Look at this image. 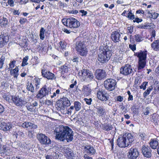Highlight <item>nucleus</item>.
Masks as SVG:
<instances>
[{
	"mask_svg": "<svg viewBox=\"0 0 159 159\" xmlns=\"http://www.w3.org/2000/svg\"><path fill=\"white\" fill-rule=\"evenodd\" d=\"M54 132L55 139L57 140L63 141L66 139L68 142L73 139V131L68 126H59L56 127Z\"/></svg>",
	"mask_w": 159,
	"mask_h": 159,
	"instance_id": "nucleus-1",
	"label": "nucleus"
},
{
	"mask_svg": "<svg viewBox=\"0 0 159 159\" xmlns=\"http://www.w3.org/2000/svg\"><path fill=\"white\" fill-rule=\"evenodd\" d=\"M134 140V138L131 134L126 133L117 139V144L120 148H125L130 145Z\"/></svg>",
	"mask_w": 159,
	"mask_h": 159,
	"instance_id": "nucleus-2",
	"label": "nucleus"
},
{
	"mask_svg": "<svg viewBox=\"0 0 159 159\" xmlns=\"http://www.w3.org/2000/svg\"><path fill=\"white\" fill-rule=\"evenodd\" d=\"M62 22L64 25L71 29H76L80 26V22L73 17L63 18L62 20Z\"/></svg>",
	"mask_w": 159,
	"mask_h": 159,
	"instance_id": "nucleus-3",
	"label": "nucleus"
},
{
	"mask_svg": "<svg viewBox=\"0 0 159 159\" xmlns=\"http://www.w3.org/2000/svg\"><path fill=\"white\" fill-rule=\"evenodd\" d=\"M75 49L79 55L83 56H86L88 51L84 41H80L77 42L76 44Z\"/></svg>",
	"mask_w": 159,
	"mask_h": 159,
	"instance_id": "nucleus-4",
	"label": "nucleus"
},
{
	"mask_svg": "<svg viewBox=\"0 0 159 159\" xmlns=\"http://www.w3.org/2000/svg\"><path fill=\"white\" fill-rule=\"evenodd\" d=\"M11 102L17 106L22 107L25 106L27 103V102L25 99L18 95H13Z\"/></svg>",
	"mask_w": 159,
	"mask_h": 159,
	"instance_id": "nucleus-5",
	"label": "nucleus"
},
{
	"mask_svg": "<svg viewBox=\"0 0 159 159\" xmlns=\"http://www.w3.org/2000/svg\"><path fill=\"white\" fill-rule=\"evenodd\" d=\"M47 66L44 65L41 69V73L42 76L43 77L48 80H53L56 79L55 75L53 73L50 72L47 69Z\"/></svg>",
	"mask_w": 159,
	"mask_h": 159,
	"instance_id": "nucleus-6",
	"label": "nucleus"
},
{
	"mask_svg": "<svg viewBox=\"0 0 159 159\" xmlns=\"http://www.w3.org/2000/svg\"><path fill=\"white\" fill-rule=\"evenodd\" d=\"M70 101L66 97L60 98L57 102V105L61 110H64L70 106Z\"/></svg>",
	"mask_w": 159,
	"mask_h": 159,
	"instance_id": "nucleus-7",
	"label": "nucleus"
},
{
	"mask_svg": "<svg viewBox=\"0 0 159 159\" xmlns=\"http://www.w3.org/2000/svg\"><path fill=\"white\" fill-rule=\"evenodd\" d=\"M11 147L8 144L2 145L0 144V153L2 155L10 156L12 153Z\"/></svg>",
	"mask_w": 159,
	"mask_h": 159,
	"instance_id": "nucleus-8",
	"label": "nucleus"
},
{
	"mask_svg": "<svg viewBox=\"0 0 159 159\" xmlns=\"http://www.w3.org/2000/svg\"><path fill=\"white\" fill-rule=\"evenodd\" d=\"M50 89L46 85H44L38 91L36 95L37 98L42 99L43 98L48 95L50 91Z\"/></svg>",
	"mask_w": 159,
	"mask_h": 159,
	"instance_id": "nucleus-9",
	"label": "nucleus"
},
{
	"mask_svg": "<svg viewBox=\"0 0 159 159\" xmlns=\"http://www.w3.org/2000/svg\"><path fill=\"white\" fill-rule=\"evenodd\" d=\"M139 155L138 149L135 147L130 148L127 154V157L129 159H136Z\"/></svg>",
	"mask_w": 159,
	"mask_h": 159,
	"instance_id": "nucleus-10",
	"label": "nucleus"
},
{
	"mask_svg": "<svg viewBox=\"0 0 159 159\" xmlns=\"http://www.w3.org/2000/svg\"><path fill=\"white\" fill-rule=\"evenodd\" d=\"M107 52L105 50L98 55V59L101 63H104L109 60V57L108 54H107Z\"/></svg>",
	"mask_w": 159,
	"mask_h": 159,
	"instance_id": "nucleus-11",
	"label": "nucleus"
},
{
	"mask_svg": "<svg viewBox=\"0 0 159 159\" xmlns=\"http://www.w3.org/2000/svg\"><path fill=\"white\" fill-rule=\"evenodd\" d=\"M63 153L67 159H75L76 158L75 154L73 151L69 148L64 149Z\"/></svg>",
	"mask_w": 159,
	"mask_h": 159,
	"instance_id": "nucleus-12",
	"label": "nucleus"
},
{
	"mask_svg": "<svg viewBox=\"0 0 159 159\" xmlns=\"http://www.w3.org/2000/svg\"><path fill=\"white\" fill-rule=\"evenodd\" d=\"M120 73L125 75H127L133 72L131 66L129 64H126L121 67Z\"/></svg>",
	"mask_w": 159,
	"mask_h": 159,
	"instance_id": "nucleus-13",
	"label": "nucleus"
},
{
	"mask_svg": "<svg viewBox=\"0 0 159 159\" xmlns=\"http://www.w3.org/2000/svg\"><path fill=\"white\" fill-rule=\"evenodd\" d=\"M38 140L42 144L48 145L51 143V140L45 134H40L38 136Z\"/></svg>",
	"mask_w": 159,
	"mask_h": 159,
	"instance_id": "nucleus-14",
	"label": "nucleus"
},
{
	"mask_svg": "<svg viewBox=\"0 0 159 159\" xmlns=\"http://www.w3.org/2000/svg\"><path fill=\"white\" fill-rule=\"evenodd\" d=\"M97 96L99 99L104 101H106L109 98L107 92L102 90H99L97 92Z\"/></svg>",
	"mask_w": 159,
	"mask_h": 159,
	"instance_id": "nucleus-15",
	"label": "nucleus"
},
{
	"mask_svg": "<svg viewBox=\"0 0 159 159\" xmlns=\"http://www.w3.org/2000/svg\"><path fill=\"white\" fill-rule=\"evenodd\" d=\"M38 105V102L36 101H35L32 103L30 102H28L26 105V107L28 111L33 112L37 110V107Z\"/></svg>",
	"mask_w": 159,
	"mask_h": 159,
	"instance_id": "nucleus-16",
	"label": "nucleus"
},
{
	"mask_svg": "<svg viewBox=\"0 0 159 159\" xmlns=\"http://www.w3.org/2000/svg\"><path fill=\"white\" fill-rule=\"evenodd\" d=\"M141 151L142 153L145 157L149 158L152 156V150L149 147L143 145Z\"/></svg>",
	"mask_w": 159,
	"mask_h": 159,
	"instance_id": "nucleus-17",
	"label": "nucleus"
},
{
	"mask_svg": "<svg viewBox=\"0 0 159 159\" xmlns=\"http://www.w3.org/2000/svg\"><path fill=\"white\" fill-rule=\"evenodd\" d=\"M32 85L36 87V89H37L39 88V85L41 83L40 79L38 77L34 76L31 79L30 81Z\"/></svg>",
	"mask_w": 159,
	"mask_h": 159,
	"instance_id": "nucleus-18",
	"label": "nucleus"
},
{
	"mask_svg": "<svg viewBox=\"0 0 159 159\" xmlns=\"http://www.w3.org/2000/svg\"><path fill=\"white\" fill-rule=\"evenodd\" d=\"M95 78L97 80H101L106 77V73L103 70L98 69L96 71Z\"/></svg>",
	"mask_w": 159,
	"mask_h": 159,
	"instance_id": "nucleus-19",
	"label": "nucleus"
},
{
	"mask_svg": "<svg viewBox=\"0 0 159 159\" xmlns=\"http://www.w3.org/2000/svg\"><path fill=\"white\" fill-rule=\"evenodd\" d=\"M92 91L89 84L84 85L82 89L83 93L85 97L89 96L91 94Z\"/></svg>",
	"mask_w": 159,
	"mask_h": 159,
	"instance_id": "nucleus-20",
	"label": "nucleus"
},
{
	"mask_svg": "<svg viewBox=\"0 0 159 159\" xmlns=\"http://www.w3.org/2000/svg\"><path fill=\"white\" fill-rule=\"evenodd\" d=\"M146 57L147 56H145L139 59L138 67V69L139 70L143 69L145 66L146 63Z\"/></svg>",
	"mask_w": 159,
	"mask_h": 159,
	"instance_id": "nucleus-21",
	"label": "nucleus"
},
{
	"mask_svg": "<svg viewBox=\"0 0 159 159\" xmlns=\"http://www.w3.org/2000/svg\"><path fill=\"white\" fill-rule=\"evenodd\" d=\"M84 152L87 153L88 155H92L94 154L95 150L91 146L86 145L84 147Z\"/></svg>",
	"mask_w": 159,
	"mask_h": 159,
	"instance_id": "nucleus-22",
	"label": "nucleus"
},
{
	"mask_svg": "<svg viewBox=\"0 0 159 159\" xmlns=\"http://www.w3.org/2000/svg\"><path fill=\"white\" fill-rule=\"evenodd\" d=\"M3 98L9 103H11L12 101V96L11 93L7 91L2 92L1 93Z\"/></svg>",
	"mask_w": 159,
	"mask_h": 159,
	"instance_id": "nucleus-23",
	"label": "nucleus"
},
{
	"mask_svg": "<svg viewBox=\"0 0 159 159\" xmlns=\"http://www.w3.org/2000/svg\"><path fill=\"white\" fill-rule=\"evenodd\" d=\"M11 128V125L9 123L5 122L0 123V129L4 131L9 130Z\"/></svg>",
	"mask_w": 159,
	"mask_h": 159,
	"instance_id": "nucleus-24",
	"label": "nucleus"
},
{
	"mask_svg": "<svg viewBox=\"0 0 159 159\" xmlns=\"http://www.w3.org/2000/svg\"><path fill=\"white\" fill-rule=\"evenodd\" d=\"M81 71L82 75L86 76L87 78L90 80L93 78V76L92 73L89 70L84 69L82 70Z\"/></svg>",
	"mask_w": 159,
	"mask_h": 159,
	"instance_id": "nucleus-25",
	"label": "nucleus"
},
{
	"mask_svg": "<svg viewBox=\"0 0 159 159\" xmlns=\"http://www.w3.org/2000/svg\"><path fill=\"white\" fill-rule=\"evenodd\" d=\"M120 34L118 32L115 31L113 32L111 35V38L113 42L116 43L120 41Z\"/></svg>",
	"mask_w": 159,
	"mask_h": 159,
	"instance_id": "nucleus-26",
	"label": "nucleus"
},
{
	"mask_svg": "<svg viewBox=\"0 0 159 159\" xmlns=\"http://www.w3.org/2000/svg\"><path fill=\"white\" fill-rule=\"evenodd\" d=\"M35 125L33 123L30 122L25 121L22 124L21 126L23 128H26L29 129L34 128Z\"/></svg>",
	"mask_w": 159,
	"mask_h": 159,
	"instance_id": "nucleus-27",
	"label": "nucleus"
},
{
	"mask_svg": "<svg viewBox=\"0 0 159 159\" xmlns=\"http://www.w3.org/2000/svg\"><path fill=\"white\" fill-rule=\"evenodd\" d=\"M9 37L7 36H3L0 38V48L2 47L9 41Z\"/></svg>",
	"mask_w": 159,
	"mask_h": 159,
	"instance_id": "nucleus-28",
	"label": "nucleus"
},
{
	"mask_svg": "<svg viewBox=\"0 0 159 159\" xmlns=\"http://www.w3.org/2000/svg\"><path fill=\"white\" fill-rule=\"evenodd\" d=\"M150 147L153 149H156L158 146L159 143L154 139H151L149 143Z\"/></svg>",
	"mask_w": 159,
	"mask_h": 159,
	"instance_id": "nucleus-29",
	"label": "nucleus"
},
{
	"mask_svg": "<svg viewBox=\"0 0 159 159\" xmlns=\"http://www.w3.org/2000/svg\"><path fill=\"white\" fill-rule=\"evenodd\" d=\"M19 70L17 66L14 69H11L10 70V75L13 76L14 78H17L19 75Z\"/></svg>",
	"mask_w": 159,
	"mask_h": 159,
	"instance_id": "nucleus-30",
	"label": "nucleus"
},
{
	"mask_svg": "<svg viewBox=\"0 0 159 159\" xmlns=\"http://www.w3.org/2000/svg\"><path fill=\"white\" fill-rule=\"evenodd\" d=\"M152 48L155 51L159 50V40L154 41L151 44Z\"/></svg>",
	"mask_w": 159,
	"mask_h": 159,
	"instance_id": "nucleus-31",
	"label": "nucleus"
},
{
	"mask_svg": "<svg viewBox=\"0 0 159 159\" xmlns=\"http://www.w3.org/2000/svg\"><path fill=\"white\" fill-rule=\"evenodd\" d=\"M147 51H143L135 53L134 55L137 56L139 58V59H140L144 57L147 56Z\"/></svg>",
	"mask_w": 159,
	"mask_h": 159,
	"instance_id": "nucleus-32",
	"label": "nucleus"
},
{
	"mask_svg": "<svg viewBox=\"0 0 159 159\" xmlns=\"http://www.w3.org/2000/svg\"><path fill=\"white\" fill-rule=\"evenodd\" d=\"M58 44L59 46L58 49H60L61 52V50H63L66 49L67 44L66 42L61 41L58 43Z\"/></svg>",
	"mask_w": 159,
	"mask_h": 159,
	"instance_id": "nucleus-33",
	"label": "nucleus"
},
{
	"mask_svg": "<svg viewBox=\"0 0 159 159\" xmlns=\"http://www.w3.org/2000/svg\"><path fill=\"white\" fill-rule=\"evenodd\" d=\"M8 24V20L6 18L3 17L2 19L0 20V26L2 27H6Z\"/></svg>",
	"mask_w": 159,
	"mask_h": 159,
	"instance_id": "nucleus-34",
	"label": "nucleus"
},
{
	"mask_svg": "<svg viewBox=\"0 0 159 159\" xmlns=\"http://www.w3.org/2000/svg\"><path fill=\"white\" fill-rule=\"evenodd\" d=\"M34 86L30 81H28L26 85V89L28 91L33 93L34 92Z\"/></svg>",
	"mask_w": 159,
	"mask_h": 159,
	"instance_id": "nucleus-35",
	"label": "nucleus"
},
{
	"mask_svg": "<svg viewBox=\"0 0 159 159\" xmlns=\"http://www.w3.org/2000/svg\"><path fill=\"white\" fill-rule=\"evenodd\" d=\"M81 104L78 101H75L74 102V109L75 111H78L80 110L81 108Z\"/></svg>",
	"mask_w": 159,
	"mask_h": 159,
	"instance_id": "nucleus-36",
	"label": "nucleus"
},
{
	"mask_svg": "<svg viewBox=\"0 0 159 159\" xmlns=\"http://www.w3.org/2000/svg\"><path fill=\"white\" fill-rule=\"evenodd\" d=\"M97 112L100 116H102L105 112V110L102 107H99L97 108Z\"/></svg>",
	"mask_w": 159,
	"mask_h": 159,
	"instance_id": "nucleus-37",
	"label": "nucleus"
},
{
	"mask_svg": "<svg viewBox=\"0 0 159 159\" xmlns=\"http://www.w3.org/2000/svg\"><path fill=\"white\" fill-rule=\"evenodd\" d=\"M116 84L115 80L110 79V91H111L115 89Z\"/></svg>",
	"mask_w": 159,
	"mask_h": 159,
	"instance_id": "nucleus-38",
	"label": "nucleus"
},
{
	"mask_svg": "<svg viewBox=\"0 0 159 159\" xmlns=\"http://www.w3.org/2000/svg\"><path fill=\"white\" fill-rule=\"evenodd\" d=\"M135 40L137 42H140L143 40V37L141 34H136L134 35Z\"/></svg>",
	"mask_w": 159,
	"mask_h": 159,
	"instance_id": "nucleus-39",
	"label": "nucleus"
},
{
	"mask_svg": "<svg viewBox=\"0 0 159 159\" xmlns=\"http://www.w3.org/2000/svg\"><path fill=\"white\" fill-rule=\"evenodd\" d=\"M45 30L43 27H41L40 31L39 36L40 39L42 40H43L45 38L44 34Z\"/></svg>",
	"mask_w": 159,
	"mask_h": 159,
	"instance_id": "nucleus-40",
	"label": "nucleus"
},
{
	"mask_svg": "<svg viewBox=\"0 0 159 159\" xmlns=\"http://www.w3.org/2000/svg\"><path fill=\"white\" fill-rule=\"evenodd\" d=\"M68 67L66 65V64L61 66V73L62 74L67 73L68 71Z\"/></svg>",
	"mask_w": 159,
	"mask_h": 159,
	"instance_id": "nucleus-41",
	"label": "nucleus"
},
{
	"mask_svg": "<svg viewBox=\"0 0 159 159\" xmlns=\"http://www.w3.org/2000/svg\"><path fill=\"white\" fill-rule=\"evenodd\" d=\"M153 89V87L152 86H150L148 88L147 90L143 93V96L145 98L150 93V92Z\"/></svg>",
	"mask_w": 159,
	"mask_h": 159,
	"instance_id": "nucleus-42",
	"label": "nucleus"
},
{
	"mask_svg": "<svg viewBox=\"0 0 159 159\" xmlns=\"http://www.w3.org/2000/svg\"><path fill=\"white\" fill-rule=\"evenodd\" d=\"M9 86V85L7 82L6 81H3L2 82L1 87L2 88V89H6Z\"/></svg>",
	"mask_w": 159,
	"mask_h": 159,
	"instance_id": "nucleus-43",
	"label": "nucleus"
},
{
	"mask_svg": "<svg viewBox=\"0 0 159 159\" xmlns=\"http://www.w3.org/2000/svg\"><path fill=\"white\" fill-rule=\"evenodd\" d=\"M28 58H29L28 56H26L25 57L23 58L21 65L22 66H24L28 64V63L27 62V61L28 59Z\"/></svg>",
	"mask_w": 159,
	"mask_h": 159,
	"instance_id": "nucleus-44",
	"label": "nucleus"
},
{
	"mask_svg": "<svg viewBox=\"0 0 159 159\" xmlns=\"http://www.w3.org/2000/svg\"><path fill=\"white\" fill-rule=\"evenodd\" d=\"M5 60V57L4 56H2L0 58V69L2 68Z\"/></svg>",
	"mask_w": 159,
	"mask_h": 159,
	"instance_id": "nucleus-45",
	"label": "nucleus"
},
{
	"mask_svg": "<svg viewBox=\"0 0 159 159\" xmlns=\"http://www.w3.org/2000/svg\"><path fill=\"white\" fill-rule=\"evenodd\" d=\"M16 63V61L13 60V61H10L9 65V67L8 69L9 70H10L11 69H12L15 66V64Z\"/></svg>",
	"mask_w": 159,
	"mask_h": 159,
	"instance_id": "nucleus-46",
	"label": "nucleus"
},
{
	"mask_svg": "<svg viewBox=\"0 0 159 159\" xmlns=\"http://www.w3.org/2000/svg\"><path fill=\"white\" fill-rule=\"evenodd\" d=\"M58 5L60 8H63L67 6V4L65 2L59 1L58 3Z\"/></svg>",
	"mask_w": 159,
	"mask_h": 159,
	"instance_id": "nucleus-47",
	"label": "nucleus"
},
{
	"mask_svg": "<svg viewBox=\"0 0 159 159\" xmlns=\"http://www.w3.org/2000/svg\"><path fill=\"white\" fill-rule=\"evenodd\" d=\"M134 27L132 26L128 27L127 28V34H131L133 32Z\"/></svg>",
	"mask_w": 159,
	"mask_h": 159,
	"instance_id": "nucleus-48",
	"label": "nucleus"
},
{
	"mask_svg": "<svg viewBox=\"0 0 159 159\" xmlns=\"http://www.w3.org/2000/svg\"><path fill=\"white\" fill-rule=\"evenodd\" d=\"M104 86L107 90H109V79H107L104 81Z\"/></svg>",
	"mask_w": 159,
	"mask_h": 159,
	"instance_id": "nucleus-49",
	"label": "nucleus"
},
{
	"mask_svg": "<svg viewBox=\"0 0 159 159\" xmlns=\"http://www.w3.org/2000/svg\"><path fill=\"white\" fill-rule=\"evenodd\" d=\"M149 23H148L145 25H139L138 28L140 29H149V27L150 26Z\"/></svg>",
	"mask_w": 159,
	"mask_h": 159,
	"instance_id": "nucleus-50",
	"label": "nucleus"
},
{
	"mask_svg": "<svg viewBox=\"0 0 159 159\" xmlns=\"http://www.w3.org/2000/svg\"><path fill=\"white\" fill-rule=\"evenodd\" d=\"M60 90L59 89H57L56 90L55 92H54L52 95H51V98H53L55 97H56L57 94H60Z\"/></svg>",
	"mask_w": 159,
	"mask_h": 159,
	"instance_id": "nucleus-51",
	"label": "nucleus"
},
{
	"mask_svg": "<svg viewBox=\"0 0 159 159\" xmlns=\"http://www.w3.org/2000/svg\"><path fill=\"white\" fill-rule=\"evenodd\" d=\"M74 110V107L73 106H71L67 111L66 114H67L69 115H71L72 111Z\"/></svg>",
	"mask_w": 159,
	"mask_h": 159,
	"instance_id": "nucleus-52",
	"label": "nucleus"
},
{
	"mask_svg": "<svg viewBox=\"0 0 159 159\" xmlns=\"http://www.w3.org/2000/svg\"><path fill=\"white\" fill-rule=\"evenodd\" d=\"M148 82H145L143 83V84L140 86V88L141 89H143V90H145L146 87V86L148 85Z\"/></svg>",
	"mask_w": 159,
	"mask_h": 159,
	"instance_id": "nucleus-53",
	"label": "nucleus"
},
{
	"mask_svg": "<svg viewBox=\"0 0 159 159\" xmlns=\"http://www.w3.org/2000/svg\"><path fill=\"white\" fill-rule=\"evenodd\" d=\"M84 100L86 102V103L88 105H91L92 104V100L91 98H89V99L84 98Z\"/></svg>",
	"mask_w": 159,
	"mask_h": 159,
	"instance_id": "nucleus-54",
	"label": "nucleus"
},
{
	"mask_svg": "<svg viewBox=\"0 0 159 159\" xmlns=\"http://www.w3.org/2000/svg\"><path fill=\"white\" fill-rule=\"evenodd\" d=\"M79 12L82 13L81 16H87V15L88 13L86 11H85L84 10H81L79 11Z\"/></svg>",
	"mask_w": 159,
	"mask_h": 159,
	"instance_id": "nucleus-55",
	"label": "nucleus"
},
{
	"mask_svg": "<svg viewBox=\"0 0 159 159\" xmlns=\"http://www.w3.org/2000/svg\"><path fill=\"white\" fill-rule=\"evenodd\" d=\"M127 17L130 19H134V15L131 12V11H130L128 13L127 15Z\"/></svg>",
	"mask_w": 159,
	"mask_h": 159,
	"instance_id": "nucleus-56",
	"label": "nucleus"
},
{
	"mask_svg": "<svg viewBox=\"0 0 159 159\" xmlns=\"http://www.w3.org/2000/svg\"><path fill=\"white\" fill-rule=\"evenodd\" d=\"M154 89V92H153L154 93L159 92V84H157L155 85Z\"/></svg>",
	"mask_w": 159,
	"mask_h": 159,
	"instance_id": "nucleus-57",
	"label": "nucleus"
},
{
	"mask_svg": "<svg viewBox=\"0 0 159 159\" xmlns=\"http://www.w3.org/2000/svg\"><path fill=\"white\" fill-rule=\"evenodd\" d=\"M71 82L73 83L71 84L70 85V87L71 88H73L74 87V86L75 85L77 84V81L76 80H75L74 81V79H73L72 80H71Z\"/></svg>",
	"mask_w": 159,
	"mask_h": 159,
	"instance_id": "nucleus-58",
	"label": "nucleus"
},
{
	"mask_svg": "<svg viewBox=\"0 0 159 159\" xmlns=\"http://www.w3.org/2000/svg\"><path fill=\"white\" fill-rule=\"evenodd\" d=\"M158 16V14L157 13L154 12L151 14V16H149L150 18L154 19H156Z\"/></svg>",
	"mask_w": 159,
	"mask_h": 159,
	"instance_id": "nucleus-59",
	"label": "nucleus"
},
{
	"mask_svg": "<svg viewBox=\"0 0 159 159\" xmlns=\"http://www.w3.org/2000/svg\"><path fill=\"white\" fill-rule=\"evenodd\" d=\"M7 3L11 7H13L14 6V1L13 0H8Z\"/></svg>",
	"mask_w": 159,
	"mask_h": 159,
	"instance_id": "nucleus-60",
	"label": "nucleus"
},
{
	"mask_svg": "<svg viewBox=\"0 0 159 159\" xmlns=\"http://www.w3.org/2000/svg\"><path fill=\"white\" fill-rule=\"evenodd\" d=\"M27 21L26 18L21 17L19 20V23L21 25L25 23Z\"/></svg>",
	"mask_w": 159,
	"mask_h": 159,
	"instance_id": "nucleus-61",
	"label": "nucleus"
},
{
	"mask_svg": "<svg viewBox=\"0 0 159 159\" xmlns=\"http://www.w3.org/2000/svg\"><path fill=\"white\" fill-rule=\"evenodd\" d=\"M103 129L104 130H108L109 129V125H104L103 126Z\"/></svg>",
	"mask_w": 159,
	"mask_h": 159,
	"instance_id": "nucleus-62",
	"label": "nucleus"
},
{
	"mask_svg": "<svg viewBox=\"0 0 159 159\" xmlns=\"http://www.w3.org/2000/svg\"><path fill=\"white\" fill-rule=\"evenodd\" d=\"M129 48H130L133 51H134L136 50V46L135 45H129Z\"/></svg>",
	"mask_w": 159,
	"mask_h": 159,
	"instance_id": "nucleus-63",
	"label": "nucleus"
},
{
	"mask_svg": "<svg viewBox=\"0 0 159 159\" xmlns=\"http://www.w3.org/2000/svg\"><path fill=\"white\" fill-rule=\"evenodd\" d=\"M20 13L19 11V10H14L13 12V14L14 15H19Z\"/></svg>",
	"mask_w": 159,
	"mask_h": 159,
	"instance_id": "nucleus-64",
	"label": "nucleus"
}]
</instances>
